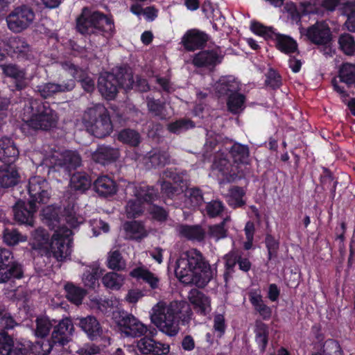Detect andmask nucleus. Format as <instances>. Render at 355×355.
Segmentation results:
<instances>
[{
	"mask_svg": "<svg viewBox=\"0 0 355 355\" xmlns=\"http://www.w3.org/2000/svg\"><path fill=\"white\" fill-rule=\"evenodd\" d=\"M192 315L190 304L185 301H174L168 306L159 302L153 307L150 320L162 332L174 336L179 332L180 325L189 324Z\"/></svg>",
	"mask_w": 355,
	"mask_h": 355,
	"instance_id": "nucleus-1",
	"label": "nucleus"
},
{
	"mask_svg": "<svg viewBox=\"0 0 355 355\" xmlns=\"http://www.w3.org/2000/svg\"><path fill=\"white\" fill-rule=\"evenodd\" d=\"M175 274L184 284L207 285L212 278L211 267L200 251L191 249L176 261Z\"/></svg>",
	"mask_w": 355,
	"mask_h": 355,
	"instance_id": "nucleus-2",
	"label": "nucleus"
},
{
	"mask_svg": "<svg viewBox=\"0 0 355 355\" xmlns=\"http://www.w3.org/2000/svg\"><path fill=\"white\" fill-rule=\"evenodd\" d=\"M23 121L34 130L49 131L56 127L58 116L49 103L30 98L24 103Z\"/></svg>",
	"mask_w": 355,
	"mask_h": 355,
	"instance_id": "nucleus-3",
	"label": "nucleus"
},
{
	"mask_svg": "<svg viewBox=\"0 0 355 355\" xmlns=\"http://www.w3.org/2000/svg\"><path fill=\"white\" fill-rule=\"evenodd\" d=\"M76 28L82 35H101L107 40L116 33L112 15L100 11H90L87 8H83L77 18Z\"/></svg>",
	"mask_w": 355,
	"mask_h": 355,
	"instance_id": "nucleus-4",
	"label": "nucleus"
},
{
	"mask_svg": "<svg viewBox=\"0 0 355 355\" xmlns=\"http://www.w3.org/2000/svg\"><path fill=\"white\" fill-rule=\"evenodd\" d=\"M83 122L87 130L96 138H105L113 130L109 111L100 103L87 109Z\"/></svg>",
	"mask_w": 355,
	"mask_h": 355,
	"instance_id": "nucleus-5",
	"label": "nucleus"
},
{
	"mask_svg": "<svg viewBox=\"0 0 355 355\" xmlns=\"http://www.w3.org/2000/svg\"><path fill=\"white\" fill-rule=\"evenodd\" d=\"M82 159L76 151L67 150L63 152L54 150L43 159V165L49 168L48 173L59 171L60 168L70 173L81 164Z\"/></svg>",
	"mask_w": 355,
	"mask_h": 355,
	"instance_id": "nucleus-6",
	"label": "nucleus"
},
{
	"mask_svg": "<svg viewBox=\"0 0 355 355\" xmlns=\"http://www.w3.org/2000/svg\"><path fill=\"white\" fill-rule=\"evenodd\" d=\"M72 230L66 226L56 230L51 239L47 255L52 254L58 261H64L71 257L72 252Z\"/></svg>",
	"mask_w": 355,
	"mask_h": 355,
	"instance_id": "nucleus-7",
	"label": "nucleus"
},
{
	"mask_svg": "<svg viewBox=\"0 0 355 355\" xmlns=\"http://www.w3.org/2000/svg\"><path fill=\"white\" fill-rule=\"evenodd\" d=\"M135 199L130 200L125 206L128 218H136L140 216L144 211V203L150 204L157 200V190L148 185L139 186L135 188Z\"/></svg>",
	"mask_w": 355,
	"mask_h": 355,
	"instance_id": "nucleus-8",
	"label": "nucleus"
},
{
	"mask_svg": "<svg viewBox=\"0 0 355 355\" xmlns=\"http://www.w3.org/2000/svg\"><path fill=\"white\" fill-rule=\"evenodd\" d=\"M35 12L29 6L21 5L15 8L6 17L8 28L13 33H21L33 23Z\"/></svg>",
	"mask_w": 355,
	"mask_h": 355,
	"instance_id": "nucleus-9",
	"label": "nucleus"
},
{
	"mask_svg": "<svg viewBox=\"0 0 355 355\" xmlns=\"http://www.w3.org/2000/svg\"><path fill=\"white\" fill-rule=\"evenodd\" d=\"M24 275L21 265L15 259L11 250L0 249V283L12 278L21 279Z\"/></svg>",
	"mask_w": 355,
	"mask_h": 355,
	"instance_id": "nucleus-10",
	"label": "nucleus"
},
{
	"mask_svg": "<svg viewBox=\"0 0 355 355\" xmlns=\"http://www.w3.org/2000/svg\"><path fill=\"white\" fill-rule=\"evenodd\" d=\"M30 197L28 202L34 209L37 204H46L51 198V187L48 181L40 177L34 176L30 178L28 185Z\"/></svg>",
	"mask_w": 355,
	"mask_h": 355,
	"instance_id": "nucleus-11",
	"label": "nucleus"
},
{
	"mask_svg": "<svg viewBox=\"0 0 355 355\" xmlns=\"http://www.w3.org/2000/svg\"><path fill=\"white\" fill-rule=\"evenodd\" d=\"M322 173L320 175V184H317L315 188L316 202L324 201L327 195L324 193L325 190L329 189L330 198L333 201L336 196V188L338 184V180L334 177L331 170L327 167H322Z\"/></svg>",
	"mask_w": 355,
	"mask_h": 355,
	"instance_id": "nucleus-12",
	"label": "nucleus"
},
{
	"mask_svg": "<svg viewBox=\"0 0 355 355\" xmlns=\"http://www.w3.org/2000/svg\"><path fill=\"white\" fill-rule=\"evenodd\" d=\"M304 34L312 44L316 45H326L332 38L331 29L324 21H316L305 29Z\"/></svg>",
	"mask_w": 355,
	"mask_h": 355,
	"instance_id": "nucleus-13",
	"label": "nucleus"
},
{
	"mask_svg": "<svg viewBox=\"0 0 355 355\" xmlns=\"http://www.w3.org/2000/svg\"><path fill=\"white\" fill-rule=\"evenodd\" d=\"M209 40V36L205 32L192 28L186 31L181 39L180 44L187 51L193 52L203 49Z\"/></svg>",
	"mask_w": 355,
	"mask_h": 355,
	"instance_id": "nucleus-14",
	"label": "nucleus"
},
{
	"mask_svg": "<svg viewBox=\"0 0 355 355\" xmlns=\"http://www.w3.org/2000/svg\"><path fill=\"white\" fill-rule=\"evenodd\" d=\"M119 78L110 72L101 73L98 79V89L101 96L107 100H113L121 86Z\"/></svg>",
	"mask_w": 355,
	"mask_h": 355,
	"instance_id": "nucleus-15",
	"label": "nucleus"
},
{
	"mask_svg": "<svg viewBox=\"0 0 355 355\" xmlns=\"http://www.w3.org/2000/svg\"><path fill=\"white\" fill-rule=\"evenodd\" d=\"M120 157L118 148L110 145H98L91 153V160L97 164L105 166L115 162Z\"/></svg>",
	"mask_w": 355,
	"mask_h": 355,
	"instance_id": "nucleus-16",
	"label": "nucleus"
},
{
	"mask_svg": "<svg viewBox=\"0 0 355 355\" xmlns=\"http://www.w3.org/2000/svg\"><path fill=\"white\" fill-rule=\"evenodd\" d=\"M6 51L12 53V56H16L19 60L31 61L33 58L31 46L22 37H11L7 44Z\"/></svg>",
	"mask_w": 355,
	"mask_h": 355,
	"instance_id": "nucleus-17",
	"label": "nucleus"
},
{
	"mask_svg": "<svg viewBox=\"0 0 355 355\" xmlns=\"http://www.w3.org/2000/svg\"><path fill=\"white\" fill-rule=\"evenodd\" d=\"M32 208L28 201L18 200L13 207L15 220L20 225L33 227L34 225V214L38 207L34 206V209Z\"/></svg>",
	"mask_w": 355,
	"mask_h": 355,
	"instance_id": "nucleus-18",
	"label": "nucleus"
},
{
	"mask_svg": "<svg viewBox=\"0 0 355 355\" xmlns=\"http://www.w3.org/2000/svg\"><path fill=\"white\" fill-rule=\"evenodd\" d=\"M51 339L54 343H58L60 348H64L69 342V336L71 334L73 325L69 318L62 319L58 324H53Z\"/></svg>",
	"mask_w": 355,
	"mask_h": 355,
	"instance_id": "nucleus-19",
	"label": "nucleus"
},
{
	"mask_svg": "<svg viewBox=\"0 0 355 355\" xmlns=\"http://www.w3.org/2000/svg\"><path fill=\"white\" fill-rule=\"evenodd\" d=\"M188 299L198 315L206 316L211 312V299L203 292L193 288L189 293Z\"/></svg>",
	"mask_w": 355,
	"mask_h": 355,
	"instance_id": "nucleus-20",
	"label": "nucleus"
},
{
	"mask_svg": "<svg viewBox=\"0 0 355 355\" xmlns=\"http://www.w3.org/2000/svg\"><path fill=\"white\" fill-rule=\"evenodd\" d=\"M223 55H219L216 51L202 50L196 53L192 64L197 68H214L223 61Z\"/></svg>",
	"mask_w": 355,
	"mask_h": 355,
	"instance_id": "nucleus-21",
	"label": "nucleus"
},
{
	"mask_svg": "<svg viewBox=\"0 0 355 355\" xmlns=\"http://www.w3.org/2000/svg\"><path fill=\"white\" fill-rule=\"evenodd\" d=\"M138 350L144 355H166L169 352L170 346L144 336L137 341Z\"/></svg>",
	"mask_w": 355,
	"mask_h": 355,
	"instance_id": "nucleus-22",
	"label": "nucleus"
},
{
	"mask_svg": "<svg viewBox=\"0 0 355 355\" xmlns=\"http://www.w3.org/2000/svg\"><path fill=\"white\" fill-rule=\"evenodd\" d=\"M214 165L222 176V183H231L241 178V176L239 175V167L232 164L230 160L225 157L216 159Z\"/></svg>",
	"mask_w": 355,
	"mask_h": 355,
	"instance_id": "nucleus-23",
	"label": "nucleus"
},
{
	"mask_svg": "<svg viewBox=\"0 0 355 355\" xmlns=\"http://www.w3.org/2000/svg\"><path fill=\"white\" fill-rule=\"evenodd\" d=\"M248 296L254 311L259 313L263 320H269L272 317V311L264 302L261 289L259 288L250 289L248 293Z\"/></svg>",
	"mask_w": 355,
	"mask_h": 355,
	"instance_id": "nucleus-24",
	"label": "nucleus"
},
{
	"mask_svg": "<svg viewBox=\"0 0 355 355\" xmlns=\"http://www.w3.org/2000/svg\"><path fill=\"white\" fill-rule=\"evenodd\" d=\"M76 83L73 80L63 81L61 84L46 83L37 86V91L44 98L53 96L57 93L70 92L73 89Z\"/></svg>",
	"mask_w": 355,
	"mask_h": 355,
	"instance_id": "nucleus-25",
	"label": "nucleus"
},
{
	"mask_svg": "<svg viewBox=\"0 0 355 355\" xmlns=\"http://www.w3.org/2000/svg\"><path fill=\"white\" fill-rule=\"evenodd\" d=\"M67 69L73 78V80H77L81 85L82 88L87 93H92L95 89V83L86 70L83 69L73 63H66Z\"/></svg>",
	"mask_w": 355,
	"mask_h": 355,
	"instance_id": "nucleus-26",
	"label": "nucleus"
},
{
	"mask_svg": "<svg viewBox=\"0 0 355 355\" xmlns=\"http://www.w3.org/2000/svg\"><path fill=\"white\" fill-rule=\"evenodd\" d=\"M93 189L99 196L107 198L116 193L118 185L108 175H101L94 182Z\"/></svg>",
	"mask_w": 355,
	"mask_h": 355,
	"instance_id": "nucleus-27",
	"label": "nucleus"
},
{
	"mask_svg": "<svg viewBox=\"0 0 355 355\" xmlns=\"http://www.w3.org/2000/svg\"><path fill=\"white\" fill-rule=\"evenodd\" d=\"M78 326L91 340H97L103 333L100 322L92 315L81 318L79 320Z\"/></svg>",
	"mask_w": 355,
	"mask_h": 355,
	"instance_id": "nucleus-28",
	"label": "nucleus"
},
{
	"mask_svg": "<svg viewBox=\"0 0 355 355\" xmlns=\"http://www.w3.org/2000/svg\"><path fill=\"white\" fill-rule=\"evenodd\" d=\"M19 155V150L12 140L5 137L0 139V161L3 164H13Z\"/></svg>",
	"mask_w": 355,
	"mask_h": 355,
	"instance_id": "nucleus-29",
	"label": "nucleus"
},
{
	"mask_svg": "<svg viewBox=\"0 0 355 355\" xmlns=\"http://www.w3.org/2000/svg\"><path fill=\"white\" fill-rule=\"evenodd\" d=\"M19 175L14 164H2L0 166V187H12L19 182Z\"/></svg>",
	"mask_w": 355,
	"mask_h": 355,
	"instance_id": "nucleus-30",
	"label": "nucleus"
},
{
	"mask_svg": "<svg viewBox=\"0 0 355 355\" xmlns=\"http://www.w3.org/2000/svg\"><path fill=\"white\" fill-rule=\"evenodd\" d=\"M130 276L148 284L152 290L159 288V278L145 266H138L130 272Z\"/></svg>",
	"mask_w": 355,
	"mask_h": 355,
	"instance_id": "nucleus-31",
	"label": "nucleus"
},
{
	"mask_svg": "<svg viewBox=\"0 0 355 355\" xmlns=\"http://www.w3.org/2000/svg\"><path fill=\"white\" fill-rule=\"evenodd\" d=\"M254 341L261 353L266 351L269 342V327L263 322L257 320L254 327Z\"/></svg>",
	"mask_w": 355,
	"mask_h": 355,
	"instance_id": "nucleus-32",
	"label": "nucleus"
},
{
	"mask_svg": "<svg viewBox=\"0 0 355 355\" xmlns=\"http://www.w3.org/2000/svg\"><path fill=\"white\" fill-rule=\"evenodd\" d=\"M270 40L274 41L276 48L285 54L297 51V43L291 36L275 31Z\"/></svg>",
	"mask_w": 355,
	"mask_h": 355,
	"instance_id": "nucleus-33",
	"label": "nucleus"
},
{
	"mask_svg": "<svg viewBox=\"0 0 355 355\" xmlns=\"http://www.w3.org/2000/svg\"><path fill=\"white\" fill-rule=\"evenodd\" d=\"M184 205L188 209H195L200 207L204 200L203 193L198 187H187L184 189Z\"/></svg>",
	"mask_w": 355,
	"mask_h": 355,
	"instance_id": "nucleus-34",
	"label": "nucleus"
},
{
	"mask_svg": "<svg viewBox=\"0 0 355 355\" xmlns=\"http://www.w3.org/2000/svg\"><path fill=\"white\" fill-rule=\"evenodd\" d=\"M70 186L71 189L84 193L92 186L91 176L86 172H76L71 177Z\"/></svg>",
	"mask_w": 355,
	"mask_h": 355,
	"instance_id": "nucleus-35",
	"label": "nucleus"
},
{
	"mask_svg": "<svg viewBox=\"0 0 355 355\" xmlns=\"http://www.w3.org/2000/svg\"><path fill=\"white\" fill-rule=\"evenodd\" d=\"M42 217L43 223L51 230L55 231L63 227L60 225L59 211L51 206H47L42 209Z\"/></svg>",
	"mask_w": 355,
	"mask_h": 355,
	"instance_id": "nucleus-36",
	"label": "nucleus"
},
{
	"mask_svg": "<svg viewBox=\"0 0 355 355\" xmlns=\"http://www.w3.org/2000/svg\"><path fill=\"white\" fill-rule=\"evenodd\" d=\"M229 153L234 163L243 164L248 163L250 149L248 145L234 142L230 148Z\"/></svg>",
	"mask_w": 355,
	"mask_h": 355,
	"instance_id": "nucleus-37",
	"label": "nucleus"
},
{
	"mask_svg": "<svg viewBox=\"0 0 355 355\" xmlns=\"http://www.w3.org/2000/svg\"><path fill=\"white\" fill-rule=\"evenodd\" d=\"M123 229L132 239L140 241L147 236V232L141 222L137 220L126 221Z\"/></svg>",
	"mask_w": 355,
	"mask_h": 355,
	"instance_id": "nucleus-38",
	"label": "nucleus"
},
{
	"mask_svg": "<svg viewBox=\"0 0 355 355\" xmlns=\"http://www.w3.org/2000/svg\"><path fill=\"white\" fill-rule=\"evenodd\" d=\"M216 89L220 96H229L230 94L239 90V85L234 78L223 77L217 83Z\"/></svg>",
	"mask_w": 355,
	"mask_h": 355,
	"instance_id": "nucleus-39",
	"label": "nucleus"
},
{
	"mask_svg": "<svg viewBox=\"0 0 355 355\" xmlns=\"http://www.w3.org/2000/svg\"><path fill=\"white\" fill-rule=\"evenodd\" d=\"M180 233L182 236L190 241H196L200 242L204 241L205 238V230L200 225H182L180 227Z\"/></svg>",
	"mask_w": 355,
	"mask_h": 355,
	"instance_id": "nucleus-40",
	"label": "nucleus"
},
{
	"mask_svg": "<svg viewBox=\"0 0 355 355\" xmlns=\"http://www.w3.org/2000/svg\"><path fill=\"white\" fill-rule=\"evenodd\" d=\"M51 239L49 232L43 228H37L33 233V248L35 250H44L49 252Z\"/></svg>",
	"mask_w": 355,
	"mask_h": 355,
	"instance_id": "nucleus-41",
	"label": "nucleus"
},
{
	"mask_svg": "<svg viewBox=\"0 0 355 355\" xmlns=\"http://www.w3.org/2000/svg\"><path fill=\"white\" fill-rule=\"evenodd\" d=\"M28 87V80L26 78V73L21 75L20 78H17L15 80H10L8 84V88L10 92L15 96H19V102H21V100L26 99L25 90ZM26 101H24L25 102Z\"/></svg>",
	"mask_w": 355,
	"mask_h": 355,
	"instance_id": "nucleus-42",
	"label": "nucleus"
},
{
	"mask_svg": "<svg viewBox=\"0 0 355 355\" xmlns=\"http://www.w3.org/2000/svg\"><path fill=\"white\" fill-rule=\"evenodd\" d=\"M67 299L71 303L79 305L82 304L83 300L86 295V291L76 286L72 282H67L64 285Z\"/></svg>",
	"mask_w": 355,
	"mask_h": 355,
	"instance_id": "nucleus-43",
	"label": "nucleus"
},
{
	"mask_svg": "<svg viewBox=\"0 0 355 355\" xmlns=\"http://www.w3.org/2000/svg\"><path fill=\"white\" fill-rule=\"evenodd\" d=\"M117 139L120 142L131 147H137L141 143V136L139 133L130 128L121 130L118 134Z\"/></svg>",
	"mask_w": 355,
	"mask_h": 355,
	"instance_id": "nucleus-44",
	"label": "nucleus"
},
{
	"mask_svg": "<svg viewBox=\"0 0 355 355\" xmlns=\"http://www.w3.org/2000/svg\"><path fill=\"white\" fill-rule=\"evenodd\" d=\"M245 96L239 93V91L230 94L227 99L228 110L234 114L239 113L245 108Z\"/></svg>",
	"mask_w": 355,
	"mask_h": 355,
	"instance_id": "nucleus-45",
	"label": "nucleus"
},
{
	"mask_svg": "<svg viewBox=\"0 0 355 355\" xmlns=\"http://www.w3.org/2000/svg\"><path fill=\"white\" fill-rule=\"evenodd\" d=\"M312 355H344V351L338 340L329 338L323 343L321 352Z\"/></svg>",
	"mask_w": 355,
	"mask_h": 355,
	"instance_id": "nucleus-46",
	"label": "nucleus"
},
{
	"mask_svg": "<svg viewBox=\"0 0 355 355\" xmlns=\"http://www.w3.org/2000/svg\"><path fill=\"white\" fill-rule=\"evenodd\" d=\"M241 252L232 250L224 256L225 268L224 279L227 282L231 274L234 272V268L239 263Z\"/></svg>",
	"mask_w": 355,
	"mask_h": 355,
	"instance_id": "nucleus-47",
	"label": "nucleus"
},
{
	"mask_svg": "<svg viewBox=\"0 0 355 355\" xmlns=\"http://www.w3.org/2000/svg\"><path fill=\"white\" fill-rule=\"evenodd\" d=\"M112 318L123 331L128 330V328L132 327V324L136 321V318L132 314L123 310L114 311Z\"/></svg>",
	"mask_w": 355,
	"mask_h": 355,
	"instance_id": "nucleus-48",
	"label": "nucleus"
},
{
	"mask_svg": "<svg viewBox=\"0 0 355 355\" xmlns=\"http://www.w3.org/2000/svg\"><path fill=\"white\" fill-rule=\"evenodd\" d=\"M340 81L351 86L355 83V64L344 62L338 70Z\"/></svg>",
	"mask_w": 355,
	"mask_h": 355,
	"instance_id": "nucleus-49",
	"label": "nucleus"
},
{
	"mask_svg": "<svg viewBox=\"0 0 355 355\" xmlns=\"http://www.w3.org/2000/svg\"><path fill=\"white\" fill-rule=\"evenodd\" d=\"M148 159L152 168L162 167L169 162V155L165 150L153 149L149 153Z\"/></svg>",
	"mask_w": 355,
	"mask_h": 355,
	"instance_id": "nucleus-50",
	"label": "nucleus"
},
{
	"mask_svg": "<svg viewBox=\"0 0 355 355\" xmlns=\"http://www.w3.org/2000/svg\"><path fill=\"white\" fill-rule=\"evenodd\" d=\"M124 280V276L116 272H109L102 278V282L106 288L115 291L121 288Z\"/></svg>",
	"mask_w": 355,
	"mask_h": 355,
	"instance_id": "nucleus-51",
	"label": "nucleus"
},
{
	"mask_svg": "<svg viewBox=\"0 0 355 355\" xmlns=\"http://www.w3.org/2000/svg\"><path fill=\"white\" fill-rule=\"evenodd\" d=\"M163 175L165 180L176 186H180L183 189L187 187V180L185 173L179 172L177 168H168L164 171Z\"/></svg>",
	"mask_w": 355,
	"mask_h": 355,
	"instance_id": "nucleus-52",
	"label": "nucleus"
},
{
	"mask_svg": "<svg viewBox=\"0 0 355 355\" xmlns=\"http://www.w3.org/2000/svg\"><path fill=\"white\" fill-rule=\"evenodd\" d=\"M245 195L244 189L238 186H234L230 189L229 205L234 209L242 207L245 205V201L243 199Z\"/></svg>",
	"mask_w": 355,
	"mask_h": 355,
	"instance_id": "nucleus-53",
	"label": "nucleus"
},
{
	"mask_svg": "<svg viewBox=\"0 0 355 355\" xmlns=\"http://www.w3.org/2000/svg\"><path fill=\"white\" fill-rule=\"evenodd\" d=\"M107 266L116 271H120L125 268V263L119 250L111 251L108 253Z\"/></svg>",
	"mask_w": 355,
	"mask_h": 355,
	"instance_id": "nucleus-54",
	"label": "nucleus"
},
{
	"mask_svg": "<svg viewBox=\"0 0 355 355\" xmlns=\"http://www.w3.org/2000/svg\"><path fill=\"white\" fill-rule=\"evenodd\" d=\"M251 31L257 35L263 37L266 40H270L276 29L272 26H266L261 23L252 21L250 24Z\"/></svg>",
	"mask_w": 355,
	"mask_h": 355,
	"instance_id": "nucleus-55",
	"label": "nucleus"
},
{
	"mask_svg": "<svg viewBox=\"0 0 355 355\" xmlns=\"http://www.w3.org/2000/svg\"><path fill=\"white\" fill-rule=\"evenodd\" d=\"M3 242L10 246L17 245L20 242H24L27 240L26 236L20 234L15 229L6 228L3 234Z\"/></svg>",
	"mask_w": 355,
	"mask_h": 355,
	"instance_id": "nucleus-56",
	"label": "nucleus"
},
{
	"mask_svg": "<svg viewBox=\"0 0 355 355\" xmlns=\"http://www.w3.org/2000/svg\"><path fill=\"white\" fill-rule=\"evenodd\" d=\"M20 326L15 318L9 313H4L0 317V331L6 332L8 334H14V330L16 327Z\"/></svg>",
	"mask_w": 355,
	"mask_h": 355,
	"instance_id": "nucleus-57",
	"label": "nucleus"
},
{
	"mask_svg": "<svg viewBox=\"0 0 355 355\" xmlns=\"http://www.w3.org/2000/svg\"><path fill=\"white\" fill-rule=\"evenodd\" d=\"M338 44L340 50L347 55H354L355 53V41L354 37L349 33L342 34L338 39Z\"/></svg>",
	"mask_w": 355,
	"mask_h": 355,
	"instance_id": "nucleus-58",
	"label": "nucleus"
},
{
	"mask_svg": "<svg viewBox=\"0 0 355 355\" xmlns=\"http://www.w3.org/2000/svg\"><path fill=\"white\" fill-rule=\"evenodd\" d=\"M0 69L2 71L3 74L10 80H15L17 78H20L21 75L26 73L25 69L20 67L16 64H0Z\"/></svg>",
	"mask_w": 355,
	"mask_h": 355,
	"instance_id": "nucleus-59",
	"label": "nucleus"
},
{
	"mask_svg": "<svg viewBox=\"0 0 355 355\" xmlns=\"http://www.w3.org/2000/svg\"><path fill=\"white\" fill-rule=\"evenodd\" d=\"M35 322L36 329L35 330V335L38 338L46 336L53 326L52 322L48 318L45 317L37 318Z\"/></svg>",
	"mask_w": 355,
	"mask_h": 355,
	"instance_id": "nucleus-60",
	"label": "nucleus"
},
{
	"mask_svg": "<svg viewBox=\"0 0 355 355\" xmlns=\"http://www.w3.org/2000/svg\"><path fill=\"white\" fill-rule=\"evenodd\" d=\"M282 85V78L279 73L270 68L266 73L265 85L273 90L279 89Z\"/></svg>",
	"mask_w": 355,
	"mask_h": 355,
	"instance_id": "nucleus-61",
	"label": "nucleus"
},
{
	"mask_svg": "<svg viewBox=\"0 0 355 355\" xmlns=\"http://www.w3.org/2000/svg\"><path fill=\"white\" fill-rule=\"evenodd\" d=\"M193 128H195V123L189 119H181L170 123L168 125V131L174 134Z\"/></svg>",
	"mask_w": 355,
	"mask_h": 355,
	"instance_id": "nucleus-62",
	"label": "nucleus"
},
{
	"mask_svg": "<svg viewBox=\"0 0 355 355\" xmlns=\"http://www.w3.org/2000/svg\"><path fill=\"white\" fill-rule=\"evenodd\" d=\"M14 346V334L0 331V355H10Z\"/></svg>",
	"mask_w": 355,
	"mask_h": 355,
	"instance_id": "nucleus-63",
	"label": "nucleus"
},
{
	"mask_svg": "<svg viewBox=\"0 0 355 355\" xmlns=\"http://www.w3.org/2000/svg\"><path fill=\"white\" fill-rule=\"evenodd\" d=\"M279 241L270 234H266L265 237V245L268 251V259L271 260L277 257L279 249Z\"/></svg>",
	"mask_w": 355,
	"mask_h": 355,
	"instance_id": "nucleus-64",
	"label": "nucleus"
}]
</instances>
